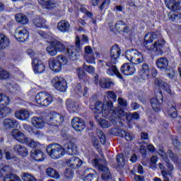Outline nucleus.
<instances>
[{"mask_svg":"<svg viewBox=\"0 0 181 181\" xmlns=\"http://www.w3.org/2000/svg\"><path fill=\"white\" fill-rule=\"evenodd\" d=\"M45 119L51 127H54L57 129H59V127L64 122V116L62 114L56 112H49L45 117Z\"/></svg>","mask_w":181,"mask_h":181,"instance_id":"4","label":"nucleus"},{"mask_svg":"<svg viewBox=\"0 0 181 181\" xmlns=\"http://www.w3.org/2000/svg\"><path fill=\"white\" fill-rule=\"evenodd\" d=\"M83 181H99L98 176L94 173H89L87 175L83 177Z\"/></svg>","mask_w":181,"mask_h":181,"instance_id":"46","label":"nucleus"},{"mask_svg":"<svg viewBox=\"0 0 181 181\" xmlns=\"http://www.w3.org/2000/svg\"><path fill=\"white\" fill-rule=\"evenodd\" d=\"M47 152L52 159H60V158L64 156L66 153H67V155H70L71 156L77 155V153H78V149L74 143L69 141L64 145V147L59 144H57L54 148H51L49 152V148H47Z\"/></svg>","mask_w":181,"mask_h":181,"instance_id":"2","label":"nucleus"},{"mask_svg":"<svg viewBox=\"0 0 181 181\" xmlns=\"http://www.w3.org/2000/svg\"><path fill=\"white\" fill-rule=\"evenodd\" d=\"M6 160H12V159H16V163H19L20 160L19 158L12 156V153H11L9 151L6 152Z\"/></svg>","mask_w":181,"mask_h":181,"instance_id":"56","label":"nucleus"},{"mask_svg":"<svg viewBox=\"0 0 181 181\" xmlns=\"http://www.w3.org/2000/svg\"><path fill=\"white\" fill-rule=\"evenodd\" d=\"M19 123L16 119L11 118H6L3 120V127L5 129H13V128H18Z\"/></svg>","mask_w":181,"mask_h":181,"instance_id":"28","label":"nucleus"},{"mask_svg":"<svg viewBox=\"0 0 181 181\" xmlns=\"http://www.w3.org/2000/svg\"><path fill=\"white\" fill-rule=\"evenodd\" d=\"M112 107H114V103L111 101H109L106 105H105L103 102L98 100L95 103H91L89 108L93 110L94 114L108 115V114H110V108H112Z\"/></svg>","mask_w":181,"mask_h":181,"instance_id":"3","label":"nucleus"},{"mask_svg":"<svg viewBox=\"0 0 181 181\" xmlns=\"http://www.w3.org/2000/svg\"><path fill=\"white\" fill-rule=\"evenodd\" d=\"M14 37L18 42L24 43V42H28L29 40V31L25 28L20 30L17 33L15 31Z\"/></svg>","mask_w":181,"mask_h":181,"instance_id":"18","label":"nucleus"},{"mask_svg":"<svg viewBox=\"0 0 181 181\" xmlns=\"http://www.w3.org/2000/svg\"><path fill=\"white\" fill-rule=\"evenodd\" d=\"M35 101L41 107H48L53 102V97L47 92L41 91L35 95Z\"/></svg>","mask_w":181,"mask_h":181,"instance_id":"8","label":"nucleus"},{"mask_svg":"<svg viewBox=\"0 0 181 181\" xmlns=\"http://www.w3.org/2000/svg\"><path fill=\"white\" fill-rule=\"evenodd\" d=\"M33 23L35 28H43V19L40 18V17H37L33 20Z\"/></svg>","mask_w":181,"mask_h":181,"instance_id":"49","label":"nucleus"},{"mask_svg":"<svg viewBox=\"0 0 181 181\" xmlns=\"http://www.w3.org/2000/svg\"><path fill=\"white\" fill-rule=\"evenodd\" d=\"M154 84L156 87H158V88H162L164 91H166L168 94L172 93V89H170V86L168 84V83L163 81L162 80L156 78L154 81Z\"/></svg>","mask_w":181,"mask_h":181,"instance_id":"26","label":"nucleus"},{"mask_svg":"<svg viewBox=\"0 0 181 181\" xmlns=\"http://www.w3.org/2000/svg\"><path fill=\"white\" fill-rule=\"evenodd\" d=\"M116 162L118 166H124L125 163V156L124 153H119L116 157Z\"/></svg>","mask_w":181,"mask_h":181,"instance_id":"45","label":"nucleus"},{"mask_svg":"<svg viewBox=\"0 0 181 181\" xmlns=\"http://www.w3.org/2000/svg\"><path fill=\"white\" fill-rule=\"evenodd\" d=\"M98 136L100 139V144L102 145H105L107 143V137H105V134H104L103 131L99 130L98 132Z\"/></svg>","mask_w":181,"mask_h":181,"instance_id":"51","label":"nucleus"},{"mask_svg":"<svg viewBox=\"0 0 181 181\" xmlns=\"http://www.w3.org/2000/svg\"><path fill=\"white\" fill-rule=\"evenodd\" d=\"M170 116L171 118H173V124H175V125H181V116H177V112L174 111L170 113Z\"/></svg>","mask_w":181,"mask_h":181,"instance_id":"43","label":"nucleus"},{"mask_svg":"<svg viewBox=\"0 0 181 181\" xmlns=\"http://www.w3.org/2000/svg\"><path fill=\"white\" fill-rule=\"evenodd\" d=\"M99 86L100 88H103L104 90H110L111 86H114V82L110 78H100L99 79Z\"/></svg>","mask_w":181,"mask_h":181,"instance_id":"33","label":"nucleus"},{"mask_svg":"<svg viewBox=\"0 0 181 181\" xmlns=\"http://www.w3.org/2000/svg\"><path fill=\"white\" fill-rule=\"evenodd\" d=\"M167 153L168 154V156H169L170 160H172V162H173L174 163H180V158H179V156H177V154L173 152V151L168 149L167 151Z\"/></svg>","mask_w":181,"mask_h":181,"instance_id":"39","label":"nucleus"},{"mask_svg":"<svg viewBox=\"0 0 181 181\" xmlns=\"http://www.w3.org/2000/svg\"><path fill=\"white\" fill-rule=\"evenodd\" d=\"M150 103L155 112H160V109L162 108V103H163V98L158 99V97H154L150 100Z\"/></svg>","mask_w":181,"mask_h":181,"instance_id":"24","label":"nucleus"},{"mask_svg":"<svg viewBox=\"0 0 181 181\" xmlns=\"http://www.w3.org/2000/svg\"><path fill=\"white\" fill-rule=\"evenodd\" d=\"M33 71L35 74H41L46 70V66L42 60L34 59L32 62Z\"/></svg>","mask_w":181,"mask_h":181,"instance_id":"17","label":"nucleus"},{"mask_svg":"<svg viewBox=\"0 0 181 181\" xmlns=\"http://www.w3.org/2000/svg\"><path fill=\"white\" fill-rule=\"evenodd\" d=\"M22 179L23 181H37L35 177L28 173H25L22 177Z\"/></svg>","mask_w":181,"mask_h":181,"instance_id":"55","label":"nucleus"},{"mask_svg":"<svg viewBox=\"0 0 181 181\" xmlns=\"http://www.w3.org/2000/svg\"><path fill=\"white\" fill-rule=\"evenodd\" d=\"M165 4L170 11L176 12V11H181V1H165Z\"/></svg>","mask_w":181,"mask_h":181,"instance_id":"29","label":"nucleus"},{"mask_svg":"<svg viewBox=\"0 0 181 181\" xmlns=\"http://www.w3.org/2000/svg\"><path fill=\"white\" fill-rule=\"evenodd\" d=\"M68 60L65 56L59 55L54 59H49V66L54 73H60L62 69H63V66H66Z\"/></svg>","mask_w":181,"mask_h":181,"instance_id":"7","label":"nucleus"},{"mask_svg":"<svg viewBox=\"0 0 181 181\" xmlns=\"http://www.w3.org/2000/svg\"><path fill=\"white\" fill-rule=\"evenodd\" d=\"M156 37V35L155 33H148L146 34L143 41V46L148 52H154L156 54L163 56L166 41H165V40H158L153 43Z\"/></svg>","mask_w":181,"mask_h":181,"instance_id":"1","label":"nucleus"},{"mask_svg":"<svg viewBox=\"0 0 181 181\" xmlns=\"http://www.w3.org/2000/svg\"><path fill=\"white\" fill-rule=\"evenodd\" d=\"M84 59L88 64H95V56L92 55H85Z\"/></svg>","mask_w":181,"mask_h":181,"instance_id":"54","label":"nucleus"},{"mask_svg":"<svg viewBox=\"0 0 181 181\" xmlns=\"http://www.w3.org/2000/svg\"><path fill=\"white\" fill-rule=\"evenodd\" d=\"M14 116L17 119H19L20 121H26L27 119H29V117H30V114L29 113V111L27 110L23 109L16 110Z\"/></svg>","mask_w":181,"mask_h":181,"instance_id":"30","label":"nucleus"},{"mask_svg":"<svg viewBox=\"0 0 181 181\" xmlns=\"http://www.w3.org/2000/svg\"><path fill=\"white\" fill-rule=\"evenodd\" d=\"M156 64L157 69H159L161 71H168L169 70V60L166 57H160L156 60Z\"/></svg>","mask_w":181,"mask_h":181,"instance_id":"23","label":"nucleus"},{"mask_svg":"<svg viewBox=\"0 0 181 181\" xmlns=\"http://www.w3.org/2000/svg\"><path fill=\"white\" fill-rule=\"evenodd\" d=\"M121 47L118 44H115L110 49V61L112 64H117L118 63V59L121 57Z\"/></svg>","mask_w":181,"mask_h":181,"instance_id":"15","label":"nucleus"},{"mask_svg":"<svg viewBox=\"0 0 181 181\" xmlns=\"http://www.w3.org/2000/svg\"><path fill=\"white\" fill-rule=\"evenodd\" d=\"M25 144L28 145L29 148H32L33 149H38L37 143L33 140L30 141V139H29L28 143Z\"/></svg>","mask_w":181,"mask_h":181,"instance_id":"59","label":"nucleus"},{"mask_svg":"<svg viewBox=\"0 0 181 181\" xmlns=\"http://www.w3.org/2000/svg\"><path fill=\"white\" fill-rule=\"evenodd\" d=\"M151 77V67L149 64L144 63L139 69L137 80L139 83H145Z\"/></svg>","mask_w":181,"mask_h":181,"instance_id":"10","label":"nucleus"},{"mask_svg":"<svg viewBox=\"0 0 181 181\" xmlns=\"http://www.w3.org/2000/svg\"><path fill=\"white\" fill-rule=\"evenodd\" d=\"M107 76H116L117 78H120V80H124V76L119 73L118 68L117 66L112 65L111 68L107 69L106 71Z\"/></svg>","mask_w":181,"mask_h":181,"instance_id":"34","label":"nucleus"},{"mask_svg":"<svg viewBox=\"0 0 181 181\" xmlns=\"http://www.w3.org/2000/svg\"><path fill=\"white\" fill-rule=\"evenodd\" d=\"M110 32H118L119 33H121L123 32V33H128L129 32V27L127 25V23L124 21H118L114 28V25L110 26Z\"/></svg>","mask_w":181,"mask_h":181,"instance_id":"14","label":"nucleus"},{"mask_svg":"<svg viewBox=\"0 0 181 181\" xmlns=\"http://www.w3.org/2000/svg\"><path fill=\"white\" fill-rule=\"evenodd\" d=\"M118 134L121 138H126L127 141H132V136H131V134L124 130H120Z\"/></svg>","mask_w":181,"mask_h":181,"instance_id":"53","label":"nucleus"},{"mask_svg":"<svg viewBox=\"0 0 181 181\" xmlns=\"http://www.w3.org/2000/svg\"><path fill=\"white\" fill-rule=\"evenodd\" d=\"M125 110L121 107H116L113 111L112 115L110 116L109 119L112 125H117L119 121L125 117Z\"/></svg>","mask_w":181,"mask_h":181,"instance_id":"12","label":"nucleus"},{"mask_svg":"<svg viewBox=\"0 0 181 181\" xmlns=\"http://www.w3.org/2000/svg\"><path fill=\"white\" fill-rule=\"evenodd\" d=\"M131 173L132 175H133L134 176V180L136 181H144L145 180V177L142 176V175H138L135 173V171H134L133 170H131Z\"/></svg>","mask_w":181,"mask_h":181,"instance_id":"58","label":"nucleus"},{"mask_svg":"<svg viewBox=\"0 0 181 181\" xmlns=\"http://www.w3.org/2000/svg\"><path fill=\"white\" fill-rule=\"evenodd\" d=\"M64 176L66 180H71L74 176V171L71 168H66L64 172Z\"/></svg>","mask_w":181,"mask_h":181,"instance_id":"44","label":"nucleus"},{"mask_svg":"<svg viewBox=\"0 0 181 181\" xmlns=\"http://www.w3.org/2000/svg\"><path fill=\"white\" fill-rule=\"evenodd\" d=\"M52 45L55 46V48L57 49V52H59L60 53L63 52H66L67 50V47H66V45H64L63 42L54 40L52 41Z\"/></svg>","mask_w":181,"mask_h":181,"instance_id":"37","label":"nucleus"},{"mask_svg":"<svg viewBox=\"0 0 181 181\" xmlns=\"http://www.w3.org/2000/svg\"><path fill=\"white\" fill-rule=\"evenodd\" d=\"M86 122L80 117H74L71 120V127L76 132H81L86 129Z\"/></svg>","mask_w":181,"mask_h":181,"instance_id":"16","label":"nucleus"},{"mask_svg":"<svg viewBox=\"0 0 181 181\" xmlns=\"http://www.w3.org/2000/svg\"><path fill=\"white\" fill-rule=\"evenodd\" d=\"M30 157L36 162H43L45 158H46V155L39 148L32 149L30 151Z\"/></svg>","mask_w":181,"mask_h":181,"instance_id":"21","label":"nucleus"},{"mask_svg":"<svg viewBox=\"0 0 181 181\" xmlns=\"http://www.w3.org/2000/svg\"><path fill=\"white\" fill-rule=\"evenodd\" d=\"M85 53L86 54H91L93 53V48L90 46L85 47Z\"/></svg>","mask_w":181,"mask_h":181,"instance_id":"64","label":"nucleus"},{"mask_svg":"<svg viewBox=\"0 0 181 181\" xmlns=\"http://www.w3.org/2000/svg\"><path fill=\"white\" fill-rule=\"evenodd\" d=\"M52 85L60 93H65L67 90V81L62 77L55 76L52 81Z\"/></svg>","mask_w":181,"mask_h":181,"instance_id":"11","label":"nucleus"},{"mask_svg":"<svg viewBox=\"0 0 181 181\" xmlns=\"http://www.w3.org/2000/svg\"><path fill=\"white\" fill-rule=\"evenodd\" d=\"M98 123L102 128H110L111 127V123L105 119L100 118L98 120Z\"/></svg>","mask_w":181,"mask_h":181,"instance_id":"52","label":"nucleus"},{"mask_svg":"<svg viewBox=\"0 0 181 181\" xmlns=\"http://www.w3.org/2000/svg\"><path fill=\"white\" fill-rule=\"evenodd\" d=\"M11 99L8 96L0 92V119L12 114V109L7 107Z\"/></svg>","mask_w":181,"mask_h":181,"instance_id":"6","label":"nucleus"},{"mask_svg":"<svg viewBox=\"0 0 181 181\" xmlns=\"http://www.w3.org/2000/svg\"><path fill=\"white\" fill-rule=\"evenodd\" d=\"M70 23L65 20L60 21L57 25V29L59 32L62 33H67V32H70Z\"/></svg>","mask_w":181,"mask_h":181,"instance_id":"27","label":"nucleus"},{"mask_svg":"<svg viewBox=\"0 0 181 181\" xmlns=\"http://www.w3.org/2000/svg\"><path fill=\"white\" fill-rule=\"evenodd\" d=\"M141 141H149V134L147 132L141 133Z\"/></svg>","mask_w":181,"mask_h":181,"instance_id":"63","label":"nucleus"},{"mask_svg":"<svg viewBox=\"0 0 181 181\" xmlns=\"http://www.w3.org/2000/svg\"><path fill=\"white\" fill-rule=\"evenodd\" d=\"M120 71L123 76H132L135 73V67L131 63H124L120 67Z\"/></svg>","mask_w":181,"mask_h":181,"instance_id":"22","label":"nucleus"},{"mask_svg":"<svg viewBox=\"0 0 181 181\" xmlns=\"http://www.w3.org/2000/svg\"><path fill=\"white\" fill-rule=\"evenodd\" d=\"M11 134L14 139L20 142V144H29V138L26 137L22 132L15 129Z\"/></svg>","mask_w":181,"mask_h":181,"instance_id":"20","label":"nucleus"},{"mask_svg":"<svg viewBox=\"0 0 181 181\" xmlns=\"http://www.w3.org/2000/svg\"><path fill=\"white\" fill-rule=\"evenodd\" d=\"M79 11L81 12V13H84L87 18H93V16H94L93 12L88 11L87 8H86V6L84 5L81 6Z\"/></svg>","mask_w":181,"mask_h":181,"instance_id":"50","label":"nucleus"},{"mask_svg":"<svg viewBox=\"0 0 181 181\" xmlns=\"http://www.w3.org/2000/svg\"><path fill=\"white\" fill-rule=\"evenodd\" d=\"M13 151L16 153H17V155L23 156V158H26V156L29 155V153L28 152V148L21 144H17L14 146Z\"/></svg>","mask_w":181,"mask_h":181,"instance_id":"32","label":"nucleus"},{"mask_svg":"<svg viewBox=\"0 0 181 181\" xmlns=\"http://www.w3.org/2000/svg\"><path fill=\"white\" fill-rule=\"evenodd\" d=\"M46 50L49 56H56V54H57V49L55 45H53V41L49 42V45L47 47Z\"/></svg>","mask_w":181,"mask_h":181,"instance_id":"42","label":"nucleus"},{"mask_svg":"<svg viewBox=\"0 0 181 181\" xmlns=\"http://www.w3.org/2000/svg\"><path fill=\"white\" fill-rule=\"evenodd\" d=\"M40 5L42 4L44 9H53L56 7V4L52 2V1H38Z\"/></svg>","mask_w":181,"mask_h":181,"instance_id":"40","label":"nucleus"},{"mask_svg":"<svg viewBox=\"0 0 181 181\" xmlns=\"http://www.w3.org/2000/svg\"><path fill=\"white\" fill-rule=\"evenodd\" d=\"M32 124L37 129L45 128V120L42 117H34L31 119Z\"/></svg>","mask_w":181,"mask_h":181,"instance_id":"35","label":"nucleus"},{"mask_svg":"<svg viewBox=\"0 0 181 181\" xmlns=\"http://www.w3.org/2000/svg\"><path fill=\"white\" fill-rule=\"evenodd\" d=\"M25 129L28 131L29 134H31V135H37V136H39V135H40V131L36 129H34L29 125L25 124Z\"/></svg>","mask_w":181,"mask_h":181,"instance_id":"47","label":"nucleus"},{"mask_svg":"<svg viewBox=\"0 0 181 181\" xmlns=\"http://www.w3.org/2000/svg\"><path fill=\"white\" fill-rule=\"evenodd\" d=\"M11 45V40L8 36L4 33H0V50H5L9 47Z\"/></svg>","mask_w":181,"mask_h":181,"instance_id":"31","label":"nucleus"},{"mask_svg":"<svg viewBox=\"0 0 181 181\" xmlns=\"http://www.w3.org/2000/svg\"><path fill=\"white\" fill-rule=\"evenodd\" d=\"M11 77L9 72L0 67V80H8Z\"/></svg>","mask_w":181,"mask_h":181,"instance_id":"48","label":"nucleus"},{"mask_svg":"<svg viewBox=\"0 0 181 181\" xmlns=\"http://www.w3.org/2000/svg\"><path fill=\"white\" fill-rule=\"evenodd\" d=\"M168 161L165 162V166L168 168V169L170 170V172H173V170L175 169V167H173L171 162L169 160V159L167 158Z\"/></svg>","mask_w":181,"mask_h":181,"instance_id":"61","label":"nucleus"},{"mask_svg":"<svg viewBox=\"0 0 181 181\" xmlns=\"http://www.w3.org/2000/svg\"><path fill=\"white\" fill-rule=\"evenodd\" d=\"M75 45L76 46L70 45L67 47L66 54L71 62H76V60L78 59V50H77V47L81 46L80 37H76Z\"/></svg>","mask_w":181,"mask_h":181,"instance_id":"9","label":"nucleus"},{"mask_svg":"<svg viewBox=\"0 0 181 181\" xmlns=\"http://www.w3.org/2000/svg\"><path fill=\"white\" fill-rule=\"evenodd\" d=\"M66 107L69 112H76V111H80V105L71 99L66 100Z\"/></svg>","mask_w":181,"mask_h":181,"instance_id":"25","label":"nucleus"},{"mask_svg":"<svg viewBox=\"0 0 181 181\" xmlns=\"http://www.w3.org/2000/svg\"><path fill=\"white\" fill-rule=\"evenodd\" d=\"M172 144L173 145L175 149L177 151H181V143L177 139H173Z\"/></svg>","mask_w":181,"mask_h":181,"instance_id":"57","label":"nucleus"},{"mask_svg":"<svg viewBox=\"0 0 181 181\" xmlns=\"http://www.w3.org/2000/svg\"><path fill=\"white\" fill-rule=\"evenodd\" d=\"M16 22L21 25H28L29 23V18L23 13H18L15 16Z\"/></svg>","mask_w":181,"mask_h":181,"instance_id":"36","label":"nucleus"},{"mask_svg":"<svg viewBox=\"0 0 181 181\" xmlns=\"http://www.w3.org/2000/svg\"><path fill=\"white\" fill-rule=\"evenodd\" d=\"M136 53H138V50L135 49H130L127 50L125 52L126 59L129 60V62H132Z\"/></svg>","mask_w":181,"mask_h":181,"instance_id":"41","label":"nucleus"},{"mask_svg":"<svg viewBox=\"0 0 181 181\" xmlns=\"http://www.w3.org/2000/svg\"><path fill=\"white\" fill-rule=\"evenodd\" d=\"M66 163L69 165L71 169H78L83 165V160L79 158L73 156L66 160Z\"/></svg>","mask_w":181,"mask_h":181,"instance_id":"19","label":"nucleus"},{"mask_svg":"<svg viewBox=\"0 0 181 181\" xmlns=\"http://www.w3.org/2000/svg\"><path fill=\"white\" fill-rule=\"evenodd\" d=\"M46 175L52 179H60V174H59V172L52 168H48L46 169Z\"/></svg>","mask_w":181,"mask_h":181,"instance_id":"38","label":"nucleus"},{"mask_svg":"<svg viewBox=\"0 0 181 181\" xmlns=\"http://www.w3.org/2000/svg\"><path fill=\"white\" fill-rule=\"evenodd\" d=\"M91 163L94 168L98 169L99 172H103L101 175L103 181H112V175L111 172H110V168L106 165L100 164V158H93L91 160Z\"/></svg>","mask_w":181,"mask_h":181,"instance_id":"5","label":"nucleus"},{"mask_svg":"<svg viewBox=\"0 0 181 181\" xmlns=\"http://www.w3.org/2000/svg\"><path fill=\"white\" fill-rule=\"evenodd\" d=\"M107 94L109 98H112V100H117V95L115 94V93H114V91L109 90L107 92Z\"/></svg>","mask_w":181,"mask_h":181,"instance_id":"62","label":"nucleus"},{"mask_svg":"<svg viewBox=\"0 0 181 181\" xmlns=\"http://www.w3.org/2000/svg\"><path fill=\"white\" fill-rule=\"evenodd\" d=\"M7 168L8 167L4 166L0 169V181H22L19 176L11 173L4 175L2 172L5 173Z\"/></svg>","mask_w":181,"mask_h":181,"instance_id":"13","label":"nucleus"},{"mask_svg":"<svg viewBox=\"0 0 181 181\" xmlns=\"http://www.w3.org/2000/svg\"><path fill=\"white\" fill-rule=\"evenodd\" d=\"M117 102L118 104L121 105V107H128V103L125 99H123L122 98H119Z\"/></svg>","mask_w":181,"mask_h":181,"instance_id":"60","label":"nucleus"}]
</instances>
